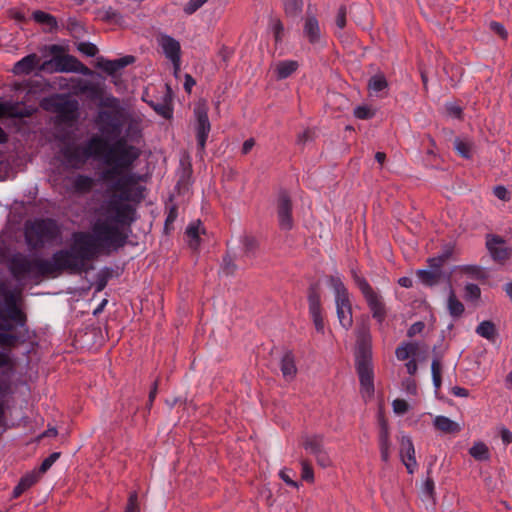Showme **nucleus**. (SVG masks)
I'll use <instances>...</instances> for the list:
<instances>
[{"mask_svg": "<svg viewBox=\"0 0 512 512\" xmlns=\"http://www.w3.org/2000/svg\"><path fill=\"white\" fill-rule=\"evenodd\" d=\"M126 200L110 199L107 212L109 219L99 220L92 227V233L79 231L72 234L69 248L55 251L50 259L30 258L23 253L12 255L9 270L16 280L30 278L39 282L44 278H56L63 273L82 275L94 269L92 262L100 254H110L126 244L127 236L117 225H130L134 221V208Z\"/></svg>", "mask_w": 512, "mask_h": 512, "instance_id": "nucleus-1", "label": "nucleus"}, {"mask_svg": "<svg viewBox=\"0 0 512 512\" xmlns=\"http://www.w3.org/2000/svg\"><path fill=\"white\" fill-rule=\"evenodd\" d=\"M356 369L360 381V392L363 398L374 395V372L372 365V337L367 327L357 332Z\"/></svg>", "mask_w": 512, "mask_h": 512, "instance_id": "nucleus-2", "label": "nucleus"}, {"mask_svg": "<svg viewBox=\"0 0 512 512\" xmlns=\"http://www.w3.org/2000/svg\"><path fill=\"white\" fill-rule=\"evenodd\" d=\"M140 151L129 144L123 137L110 144L109 150L104 155V163L110 168L102 172L101 178L110 182L126 170H130L134 162L139 158Z\"/></svg>", "mask_w": 512, "mask_h": 512, "instance_id": "nucleus-3", "label": "nucleus"}, {"mask_svg": "<svg viewBox=\"0 0 512 512\" xmlns=\"http://www.w3.org/2000/svg\"><path fill=\"white\" fill-rule=\"evenodd\" d=\"M61 234L57 222L50 218L35 219L25 224V241L30 250H39L55 241Z\"/></svg>", "mask_w": 512, "mask_h": 512, "instance_id": "nucleus-4", "label": "nucleus"}, {"mask_svg": "<svg viewBox=\"0 0 512 512\" xmlns=\"http://www.w3.org/2000/svg\"><path fill=\"white\" fill-rule=\"evenodd\" d=\"M328 285L334 292L337 318L340 325L348 330L353 325L352 304L349 292L339 275H330Z\"/></svg>", "mask_w": 512, "mask_h": 512, "instance_id": "nucleus-5", "label": "nucleus"}, {"mask_svg": "<svg viewBox=\"0 0 512 512\" xmlns=\"http://www.w3.org/2000/svg\"><path fill=\"white\" fill-rule=\"evenodd\" d=\"M354 281L365 298L373 318L381 324L386 317V307L381 295L372 288L366 279L354 275Z\"/></svg>", "mask_w": 512, "mask_h": 512, "instance_id": "nucleus-6", "label": "nucleus"}, {"mask_svg": "<svg viewBox=\"0 0 512 512\" xmlns=\"http://www.w3.org/2000/svg\"><path fill=\"white\" fill-rule=\"evenodd\" d=\"M110 143L100 135H93L83 147L70 151L66 156L69 159L78 160L82 156L85 160L91 157L104 160L105 153L109 150Z\"/></svg>", "mask_w": 512, "mask_h": 512, "instance_id": "nucleus-7", "label": "nucleus"}, {"mask_svg": "<svg viewBox=\"0 0 512 512\" xmlns=\"http://www.w3.org/2000/svg\"><path fill=\"white\" fill-rule=\"evenodd\" d=\"M196 116V139L198 154L202 156L205 152L206 142L211 130V124L208 118L207 108L205 106H198L194 110Z\"/></svg>", "mask_w": 512, "mask_h": 512, "instance_id": "nucleus-8", "label": "nucleus"}, {"mask_svg": "<svg viewBox=\"0 0 512 512\" xmlns=\"http://www.w3.org/2000/svg\"><path fill=\"white\" fill-rule=\"evenodd\" d=\"M26 315L18 304L10 307L0 306V330L11 331L14 328H25Z\"/></svg>", "mask_w": 512, "mask_h": 512, "instance_id": "nucleus-9", "label": "nucleus"}, {"mask_svg": "<svg viewBox=\"0 0 512 512\" xmlns=\"http://www.w3.org/2000/svg\"><path fill=\"white\" fill-rule=\"evenodd\" d=\"M50 64H54L56 72H82L86 73L88 68L85 67L79 60L69 54L54 57L52 60L45 61L39 67L40 70H46Z\"/></svg>", "mask_w": 512, "mask_h": 512, "instance_id": "nucleus-10", "label": "nucleus"}, {"mask_svg": "<svg viewBox=\"0 0 512 512\" xmlns=\"http://www.w3.org/2000/svg\"><path fill=\"white\" fill-rule=\"evenodd\" d=\"M111 189L115 192L111 199L131 201V187L136 185L138 177L135 173L122 172L114 179Z\"/></svg>", "mask_w": 512, "mask_h": 512, "instance_id": "nucleus-11", "label": "nucleus"}, {"mask_svg": "<svg viewBox=\"0 0 512 512\" xmlns=\"http://www.w3.org/2000/svg\"><path fill=\"white\" fill-rule=\"evenodd\" d=\"M309 314L318 333H324V320L322 317L321 296L316 286L308 291Z\"/></svg>", "mask_w": 512, "mask_h": 512, "instance_id": "nucleus-12", "label": "nucleus"}, {"mask_svg": "<svg viewBox=\"0 0 512 512\" xmlns=\"http://www.w3.org/2000/svg\"><path fill=\"white\" fill-rule=\"evenodd\" d=\"M277 215L281 229L290 230L293 227L292 202L285 191H281L278 195Z\"/></svg>", "mask_w": 512, "mask_h": 512, "instance_id": "nucleus-13", "label": "nucleus"}, {"mask_svg": "<svg viewBox=\"0 0 512 512\" xmlns=\"http://www.w3.org/2000/svg\"><path fill=\"white\" fill-rule=\"evenodd\" d=\"M486 247L492 259L499 264L505 263L510 258L511 250L507 247L505 240L498 235H488Z\"/></svg>", "mask_w": 512, "mask_h": 512, "instance_id": "nucleus-14", "label": "nucleus"}, {"mask_svg": "<svg viewBox=\"0 0 512 512\" xmlns=\"http://www.w3.org/2000/svg\"><path fill=\"white\" fill-rule=\"evenodd\" d=\"M159 44L166 58H168L172 62L175 72H177L180 68L181 62L180 43L171 36L162 35L159 38Z\"/></svg>", "mask_w": 512, "mask_h": 512, "instance_id": "nucleus-15", "label": "nucleus"}, {"mask_svg": "<svg viewBox=\"0 0 512 512\" xmlns=\"http://www.w3.org/2000/svg\"><path fill=\"white\" fill-rule=\"evenodd\" d=\"M399 455L402 463L405 465L408 473L412 474L417 469L418 464L415 457V448L409 436L402 435L400 438Z\"/></svg>", "mask_w": 512, "mask_h": 512, "instance_id": "nucleus-16", "label": "nucleus"}, {"mask_svg": "<svg viewBox=\"0 0 512 512\" xmlns=\"http://www.w3.org/2000/svg\"><path fill=\"white\" fill-rule=\"evenodd\" d=\"M58 100L54 103L55 111L63 122H72L77 118L78 103L76 100L57 96Z\"/></svg>", "mask_w": 512, "mask_h": 512, "instance_id": "nucleus-17", "label": "nucleus"}, {"mask_svg": "<svg viewBox=\"0 0 512 512\" xmlns=\"http://www.w3.org/2000/svg\"><path fill=\"white\" fill-rule=\"evenodd\" d=\"M135 58L131 55H127L115 60H107L104 58L98 59L97 67L109 75H114L117 71L123 69L124 67L132 64Z\"/></svg>", "mask_w": 512, "mask_h": 512, "instance_id": "nucleus-18", "label": "nucleus"}, {"mask_svg": "<svg viewBox=\"0 0 512 512\" xmlns=\"http://www.w3.org/2000/svg\"><path fill=\"white\" fill-rule=\"evenodd\" d=\"M303 34L308 39L310 44L316 45L320 43L321 29L316 16L311 14L306 15L303 26Z\"/></svg>", "mask_w": 512, "mask_h": 512, "instance_id": "nucleus-19", "label": "nucleus"}, {"mask_svg": "<svg viewBox=\"0 0 512 512\" xmlns=\"http://www.w3.org/2000/svg\"><path fill=\"white\" fill-rule=\"evenodd\" d=\"M39 57L35 54H28L14 64L13 72L16 75H28L38 67Z\"/></svg>", "mask_w": 512, "mask_h": 512, "instance_id": "nucleus-20", "label": "nucleus"}, {"mask_svg": "<svg viewBox=\"0 0 512 512\" xmlns=\"http://www.w3.org/2000/svg\"><path fill=\"white\" fill-rule=\"evenodd\" d=\"M379 446L382 461L388 462L390 459L391 444L389 442V431L387 421L384 418H382L380 421Z\"/></svg>", "mask_w": 512, "mask_h": 512, "instance_id": "nucleus-21", "label": "nucleus"}, {"mask_svg": "<svg viewBox=\"0 0 512 512\" xmlns=\"http://www.w3.org/2000/svg\"><path fill=\"white\" fill-rule=\"evenodd\" d=\"M299 68V63L295 60L279 61L275 65V74L278 80L290 77Z\"/></svg>", "mask_w": 512, "mask_h": 512, "instance_id": "nucleus-22", "label": "nucleus"}, {"mask_svg": "<svg viewBox=\"0 0 512 512\" xmlns=\"http://www.w3.org/2000/svg\"><path fill=\"white\" fill-rule=\"evenodd\" d=\"M281 372L286 380H292L297 373L295 357L291 351H287L281 359Z\"/></svg>", "mask_w": 512, "mask_h": 512, "instance_id": "nucleus-23", "label": "nucleus"}, {"mask_svg": "<svg viewBox=\"0 0 512 512\" xmlns=\"http://www.w3.org/2000/svg\"><path fill=\"white\" fill-rule=\"evenodd\" d=\"M241 244V258L252 259L256 256V252L258 249V242L255 237L250 235H244L240 239Z\"/></svg>", "mask_w": 512, "mask_h": 512, "instance_id": "nucleus-24", "label": "nucleus"}, {"mask_svg": "<svg viewBox=\"0 0 512 512\" xmlns=\"http://www.w3.org/2000/svg\"><path fill=\"white\" fill-rule=\"evenodd\" d=\"M25 328H14L11 331L0 330V346L14 347L23 337L21 330Z\"/></svg>", "mask_w": 512, "mask_h": 512, "instance_id": "nucleus-25", "label": "nucleus"}, {"mask_svg": "<svg viewBox=\"0 0 512 512\" xmlns=\"http://www.w3.org/2000/svg\"><path fill=\"white\" fill-rule=\"evenodd\" d=\"M367 87L371 96L380 97V93L388 88V82L383 74H376L368 80Z\"/></svg>", "mask_w": 512, "mask_h": 512, "instance_id": "nucleus-26", "label": "nucleus"}, {"mask_svg": "<svg viewBox=\"0 0 512 512\" xmlns=\"http://www.w3.org/2000/svg\"><path fill=\"white\" fill-rule=\"evenodd\" d=\"M94 186V180L90 176L78 174L72 181V187L75 192L80 194L88 193Z\"/></svg>", "mask_w": 512, "mask_h": 512, "instance_id": "nucleus-27", "label": "nucleus"}, {"mask_svg": "<svg viewBox=\"0 0 512 512\" xmlns=\"http://www.w3.org/2000/svg\"><path fill=\"white\" fill-rule=\"evenodd\" d=\"M433 425L443 433H456L461 429V424L452 421L450 418H435Z\"/></svg>", "mask_w": 512, "mask_h": 512, "instance_id": "nucleus-28", "label": "nucleus"}, {"mask_svg": "<svg viewBox=\"0 0 512 512\" xmlns=\"http://www.w3.org/2000/svg\"><path fill=\"white\" fill-rule=\"evenodd\" d=\"M32 18L39 24L46 25L49 28V31L56 30L58 28V23L56 18L44 11L36 10L32 14Z\"/></svg>", "mask_w": 512, "mask_h": 512, "instance_id": "nucleus-29", "label": "nucleus"}, {"mask_svg": "<svg viewBox=\"0 0 512 512\" xmlns=\"http://www.w3.org/2000/svg\"><path fill=\"white\" fill-rule=\"evenodd\" d=\"M38 472H32L30 474L25 475L18 485L14 488L13 496L19 497L24 491L30 488L33 484H35L39 478Z\"/></svg>", "mask_w": 512, "mask_h": 512, "instance_id": "nucleus-30", "label": "nucleus"}, {"mask_svg": "<svg viewBox=\"0 0 512 512\" xmlns=\"http://www.w3.org/2000/svg\"><path fill=\"white\" fill-rule=\"evenodd\" d=\"M476 333L489 341H494L497 336L495 324L489 320L481 322L476 328Z\"/></svg>", "mask_w": 512, "mask_h": 512, "instance_id": "nucleus-31", "label": "nucleus"}, {"mask_svg": "<svg viewBox=\"0 0 512 512\" xmlns=\"http://www.w3.org/2000/svg\"><path fill=\"white\" fill-rule=\"evenodd\" d=\"M469 454L477 461H487L490 458V452L486 444L476 442L469 449Z\"/></svg>", "mask_w": 512, "mask_h": 512, "instance_id": "nucleus-32", "label": "nucleus"}, {"mask_svg": "<svg viewBox=\"0 0 512 512\" xmlns=\"http://www.w3.org/2000/svg\"><path fill=\"white\" fill-rule=\"evenodd\" d=\"M417 276L420 281L426 286H434L441 279L442 273H438L437 271L432 270H418Z\"/></svg>", "mask_w": 512, "mask_h": 512, "instance_id": "nucleus-33", "label": "nucleus"}, {"mask_svg": "<svg viewBox=\"0 0 512 512\" xmlns=\"http://www.w3.org/2000/svg\"><path fill=\"white\" fill-rule=\"evenodd\" d=\"M416 343H404L396 348L395 354L398 360L404 361L417 353Z\"/></svg>", "mask_w": 512, "mask_h": 512, "instance_id": "nucleus-34", "label": "nucleus"}, {"mask_svg": "<svg viewBox=\"0 0 512 512\" xmlns=\"http://www.w3.org/2000/svg\"><path fill=\"white\" fill-rule=\"evenodd\" d=\"M303 446L314 455L323 448V439L319 435H308L303 441Z\"/></svg>", "mask_w": 512, "mask_h": 512, "instance_id": "nucleus-35", "label": "nucleus"}, {"mask_svg": "<svg viewBox=\"0 0 512 512\" xmlns=\"http://www.w3.org/2000/svg\"><path fill=\"white\" fill-rule=\"evenodd\" d=\"M447 308L452 317H460L464 312V305L456 298L453 292L448 297Z\"/></svg>", "mask_w": 512, "mask_h": 512, "instance_id": "nucleus-36", "label": "nucleus"}, {"mask_svg": "<svg viewBox=\"0 0 512 512\" xmlns=\"http://www.w3.org/2000/svg\"><path fill=\"white\" fill-rule=\"evenodd\" d=\"M111 277H112V269L111 268L105 267V268L101 269L96 275V280H95L96 291L101 292L102 290H104Z\"/></svg>", "mask_w": 512, "mask_h": 512, "instance_id": "nucleus-37", "label": "nucleus"}, {"mask_svg": "<svg viewBox=\"0 0 512 512\" xmlns=\"http://www.w3.org/2000/svg\"><path fill=\"white\" fill-rule=\"evenodd\" d=\"M451 252L449 250L444 251L441 255L428 259L429 270L437 271L442 273L441 268L443 264L449 259Z\"/></svg>", "mask_w": 512, "mask_h": 512, "instance_id": "nucleus-38", "label": "nucleus"}, {"mask_svg": "<svg viewBox=\"0 0 512 512\" xmlns=\"http://www.w3.org/2000/svg\"><path fill=\"white\" fill-rule=\"evenodd\" d=\"M454 148L461 157L465 159L471 158L472 144L470 142L457 138L454 141Z\"/></svg>", "mask_w": 512, "mask_h": 512, "instance_id": "nucleus-39", "label": "nucleus"}, {"mask_svg": "<svg viewBox=\"0 0 512 512\" xmlns=\"http://www.w3.org/2000/svg\"><path fill=\"white\" fill-rule=\"evenodd\" d=\"M285 12L288 16H297L302 12L303 1L302 0H284Z\"/></svg>", "mask_w": 512, "mask_h": 512, "instance_id": "nucleus-40", "label": "nucleus"}, {"mask_svg": "<svg viewBox=\"0 0 512 512\" xmlns=\"http://www.w3.org/2000/svg\"><path fill=\"white\" fill-rule=\"evenodd\" d=\"M270 29L273 33L275 43L278 44L282 41L283 34H284V26L280 19L278 18H271L269 22Z\"/></svg>", "mask_w": 512, "mask_h": 512, "instance_id": "nucleus-41", "label": "nucleus"}, {"mask_svg": "<svg viewBox=\"0 0 512 512\" xmlns=\"http://www.w3.org/2000/svg\"><path fill=\"white\" fill-rule=\"evenodd\" d=\"M442 365L439 359H433L431 363V372H432V380L433 385L436 389H439L442 384L441 377Z\"/></svg>", "mask_w": 512, "mask_h": 512, "instance_id": "nucleus-42", "label": "nucleus"}, {"mask_svg": "<svg viewBox=\"0 0 512 512\" xmlns=\"http://www.w3.org/2000/svg\"><path fill=\"white\" fill-rule=\"evenodd\" d=\"M152 108L155 110V112L159 115H161L165 119H170L173 114V110L170 106V104L166 101L160 102V103H151Z\"/></svg>", "mask_w": 512, "mask_h": 512, "instance_id": "nucleus-43", "label": "nucleus"}, {"mask_svg": "<svg viewBox=\"0 0 512 512\" xmlns=\"http://www.w3.org/2000/svg\"><path fill=\"white\" fill-rule=\"evenodd\" d=\"M238 255L234 254L233 256L228 253L224 258H223V265H222V271L226 274V275H232L236 269H237V265L235 264V260L237 259Z\"/></svg>", "mask_w": 512, "mask_h": 512, "instance_id": "nucleus-44", "label": "nucleus"}, {"mask_svg": "<svg viewBox=\"0 0 512 512\" xmlns=\"http://www.w3.org/2000/svg\"><path fill=\"white\" fill-rule=\"evenodd\" d=\"M101 117L104 119V122L111 128V132L118 135L121 130V123L117 118L112 116L109 112H102Z\"/></svg>", "mask_w": 512, "mask_h": 512, "instance_id": "nucleus-45", "label": "nucleus"}, {"mask_svg": "<svg viewBox=\"0 0 512 512\" xmlns=\"http://www.w3.org/2000/svg\"><path fill=\"white\" fill-rule=\"evenodd\" d=\"M354 115L358 119L368 120L375 115V111L369 106L362 105L355 108Z\"/></svg>", "mask_w": 512, "mask_h": 512, "instance_id": "nucleus-46", "label": "nucleus"}, {"mask_svg": "<svg viewBox=\"0 0 512 512\" xmlns=\"http://www.w3.org/2000/svg\"><path fill=\"white\" fill-rule=\"evenodd\" d=\"M186 234L190 238L189 245L196 248L199 244V227L195 224H190L186 229Z\"/></svg>", "mask_w": 512, "mask_h": 512, "instance_id": "nucleus-47", "label": "nucleus"}, {"mask_svg": "<svg viewBox=\"0 0 512 512\" xmlns=\"http://www.w3.org/2000/svg\"><path fill=\"white\" fill-rule=\"evenodd\" d=\"M60 452H53L47 458H45L39 467L38 473L43 474L60 458Z\"/></svg>", "mask_w": 512, "mask_h": 512, "instance_id": "nucleus-48", "label": "nucleus"}, {"mask_svg": "<svg viewBox=\"0 0 512 512\" xmlns=\"http://www.w3.org/2000/svg\"><path fill=\"white\" fill-rule=\"evenodd\" d=\"M301 477L309 483L314 482V472L312 466L305 460L301 461Z\"/></svg>", "mask_w": 512, "mask_h": 512, "instance_id": "nucleus-49", "label": "nucleus"}, {"mask_svg": "<svg viewBox=\"0 0 512 512\" xmlns=\"http://www.w3.org/2000/svg\"><path fill=\"white\" fill-rule=\"evenodd\" d=\"M314 456L319 466L323 468L332 466V460L324 448L315 453Z\"/></svg>", "mask_w": 512, "mask_h": 512, "instance_id": "nucleus-50", "label": "nucleus"}, {"mask_svg": "<svg viewBox=\"0 0 512 512\" xmlns=\"http://www.w3.org/2000/svg\"><path fill=\"white\" fill-rule=\"evenodd\" d=\"M78 50L89 57H94L98 52L97 46L90 42L79 43Z\"/></svg>", "mask_w": 512, "mask_h": 512, "instance_id": "nucleus-51", "label": "nucleus"}, {"mask_svg": "<svg viewBox=\"0 0 512 512\" xmlns=\"http://www.w3.org/2000/svg\"><path fill=\"white\" fill-rule=\"evenodd\" d=\"M466 298L476 300L480 298L481 290L477 284L469 283L465 286Z\"/></svg>", "mask_w": 512, "mask_h": 512, "instance_id": "nucleus-52", "label": "nucleus"}, {"mask_svg": "<svg viewBox=\"0 0 512 512\" xmlns=\"http://www.w3.org/2000/svg\"><path fill=\"white\" fill-rule=\"evenodd\" d=\"M208 0H190L184 7V12L188 15L195 13Z\"/></svg>", "mask_w": 512, "mask_h": 512, "instance_id": "nucleus-53", "label": "nucleus"}, {"mask_svg": "<svg viewBox=\"0 0 512 512\" xmlns=\"http://www.w3.org/2000/svg\"><path fill=\"white\" fill-rule=\"evenodd\" d=\"M346 15L347 10L345 5H341L338 9L336 16V25L339 29H343L346 26Z\"/></svg>", "mask_w": 512, "mask_h": 512, "instance_id": "nucleus-54", "label": "nucleus"}, {"mask_svg": "<svg viewBox=\"0 0 512 512\" xmlns=\"http://www.w3.org/2000/svg\"><path fill=\"white\" fill-rule=\"evenodd\" d=\"M125 512H140L138 506V496L136 492L130 494Z\"/></svg>", "mask_w": 512, "mask_h": 512, "instance_id": "nucleus-55", "label": "nucleus"}, {"mask_svg": "<svg viewBox=\"0 0 512 512\" xmlns=\"http://www.w3.org/2000/svg\"><path fill=\"white\" fill-rule=\"evenodd\" d=\"M393 410L396 414H403L408 411L409 404L404 399H395L393 401Z\"/></svg>", "mask_w": 512, "mask_h": 512, "instance_id": "nucleus-56", "label": "nucleus"}, {"mask_svg": "<svg viewBox=\"0 0 512 512\" xmlns=\"http://www.w3.org/2000/svg\"><path fill=\"white\" fill-rule=\"evenodd\" d=\"M446 111L449 116L457 119H461L463 110L459 105L448 103L446 105Z\"/></svg>", "mask_w": 512, "mask_h": 512, "instance_id": "nucleus-57", "label": "nucleus"}, {"mask_svg": "<svg viewBox=\"0 0 512 512\" xmlns=\"http://www.w3.org/2000/svg\"><path fill=\"white\" fill-rule=\"evenodd\" d=\"M21 295V291H11L4 297L5 307L17 305L18 299Z\"/></svg>", "mask_w": 512, "mask_h": 512, "instance_id": "nucleus-58", "label": "nucleus"}, {"mask_svg": "<svg viewBox=\"0 0 512 512\" xmlns=\"http://www.w3.org/2000/svg\"><path fill=\"white\" fill-rule=\"evenodd\" d=\"M493 193L500 200L508 201L510 199V193L505 186L498 185L494 187Z\"/></svg>", "mask_w": 512, "mask_h": 512, "instance_id": "nucleus-59", "label": "nucleus"}, {"mask_svg": "<svg viewBox=\"0 0 512 512\" xmlns=\"http://www.w3.org/2000/svg\"><path fill=\"white\" fill-rule=\"evenodd\" d=\"M490 29L497 35H499L502 39L507 38V31L505 27L500 23L496 21H492L490 23Z\"/></svg>", "mask_w": 512, "mask_h": 512, "instance_id": "nucleus-60", "label": "nucleus"}, {"mask_svg": "<svg viewBox=\"0 0 512 512\" xmlns=\"http://www.w3.org/2000/svg\"><path fill=\"white\" fill-rule=\"evenodd\" d=\"M290 471L287 470V469H283L280 471L279 475L281 477V479L288 485L292 486V487H295L297 488L298 487V484L296 482H294L290 475H289Z\"/></svg>", "mask_w": 512, "mask_h": 512, "instance_id": "nucleus-61", "label": "nucleus"}, {"mask_svg": "<svg viewBox=\"0 0 512 512\" xmlns=\"http://www.w3.org/2000/svg\"><path fill=\"white\" fill-rule=\"evenodd\" d=\"M312 140V131L307 129L300 133L297 137V143L298 144H305L308 141Z\"/></svg>", "mask_w": 512, "mask_h": 512, "instance_id": "nucleus-62", "label": "nucleus"}, {"mask_svg": "<svg viewBox=\"0 0 512 512\" xmlns=\"http://www.w3.org/2000/svg\"><path fill=\"white\" fill-rule=\"evenodd\" d=\"M48 52L54 57L62 56L64 49L62 46L53 44L47 47Z\"/></svg>", "mask_w": 512, "mask_h": 512, "instance_id": "nucleus-63", "label": "nucleus"}, {"mask_svg": "<svg viewBox=\"0 0 512 512\" xmlns=\"http://www.w3.org/2000/svg\"><path fill=\"white\" fill-rule=\"evenodd\" d=\"M424 328V324L422 322H416L414 323L409 329H408V336L413 337L417 333H420Z\"/></svg>", "mask_w": 512, "mask_h": 512, "instance_id": "nucleus-64", "label": "nucleus"}]
</instances>
